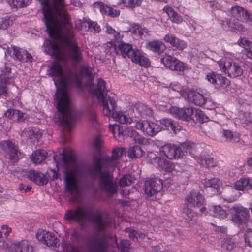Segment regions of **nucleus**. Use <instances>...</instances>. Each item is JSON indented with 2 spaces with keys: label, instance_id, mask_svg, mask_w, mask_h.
Segmentation results:
<instances>
[{
  "label": "nucleus",
  "instance_id": "nucleus-8",
  "mask_svg": "<svg viewBox=\"0 0 252 252\" xmlns=\"http://www.w3.org/2000/svg\"><path fill=\"white\" fill-rule=\"evenodd\" d=\"M220 69L230 77L235 78L243 74L242 67L236 63L226 58H222L218 62Z\"/></svg>",
  "mask_w": 252,
  "mask_h": 252
},
{
  "label": "nucleus",
  "instance_id": "nucleus-5",
  "mask_svg": "<svg viewBox=\"0 0 252 252\" xmlns=\"http://www.w3.org/2000/svg\"><path fill=\"white\" fill-rule=\"evenodd\" d=\"M108 90L106 88V83L101 78H98L95 88L91 90L93 94L101 101L103 107V113L105 116H109L112 111L117 107V102L114 96H109L107 99V93Z\"/></svg>",
  "mask_w": 252,
  "mask_h": 252
},
{
  "label": "nucleus",
  "instance_id": "nucleus-21",
  "mask_svg": "<svg viewBox=\"0 0 252 252\" xmlns=\"http://www.w3.org/2000/svg\"><path fill=\"white\" fill-rule=\"evenodd\" d=\"M27 178L38 186H44L48 182L46 176L41 172L35 170H29L27 173Z\"/></svg>",
  "mask_w": 252,
  "mask_h": 252
},
{
  "label": "nucleus",
  "instance_id": "nucleus-1",
  "mask_svg": "<svg viewBox=\"0 0 252 252\" xmlns=\"http://www.w3.org/2000/svg\"><path fill=\"white\" fill-rule=\"evenodd\" d=\"M93 68L88 65H81L78 72H71L66 79L63 77V71L59 62H54L47 70V74L53 78H59V82L63 86L57 90L55 100L57 109L62 114L60 120L61 124L66 126L70 130L72 125L78 118L77 113L70 107V100L65 90L67 83L74 84L81 90L84 85H89L94 79Z\"/></svg>",
  "mask_w": 252,
  "mask_h": 252
},
{
  "label": "nucleus",
  "instance_id": "nucleus-7",
  "mask_svg": "<svg viewBox=\"0 0 252 252\" xmlns=\"http://www.w3.org/2000/svg\"><path fill=\"white\" fill-rule=\"evenodd\" d=\"M185 206L182 213L185 215L186 220H191L194 216H198V214L195 212L191 208H200L205 204L204 196L199 192H190L184 200Z\"/></svg>",
  "mask_w": 252,
  "mask_h": 252
},
{
  "label": "nucleus",
  "instance_id": "nucleus-26",
  "mask_svg": "<svg viewBox=\"0 0 252 252\" xmlns=\"http://www.w3.org/2000/svg\"><path fill=\"white\" fill-rule=\"evenodd\" d=\"M161 127L162 130L171 129L174 133L177 131H180L182 129V127L178 123L170 119L163 118L159 120Z\"/></svg>",
  "mask_w": 252,
  "mask_h": 252
},
{
  "label": "nucleus",
  "instance_id": "nucleus-28",
  "mask_svg": "<svg viewBox=\"0 0 252 252\" xmlns=\"http://www.w3.org/2000/svg\"><path fill=\"white\" fill-rule=\"evenodd\" d=\"M179 148L182 152L181 157H182L185 153H189V155L193 158L195 157L197 145L195 143L190 141H186L180 145Z\"/></svg>",
  "mask_w": 252,
  "mask_h": 252
},
{
  "label": "nucleus",
  "instance_id": "nucleus-63",
  "mask_svg": "<svg viewBox=\"0 0 252 252\" xmlns=\"http://www.w3.org/2000/svg\"><path fill=\"white\" fill-rule=\"evenodd\" d=\"M245 243L249 247H252V229H248L244 236Z\"/></svg>",
  "mask_w": 252,
  "mask_h": 252
},
{
  "label": "nucleus",
  "instance_id": "nucleus-41",
  "mask_svg": "<svg viewBox=\"0 0 252 252\" xmlns=\"http://www.w3.org/2000/svg\"><path fill=\"white\" fill-rule=\"evenodd\" d=\"M203 185L205 188H210L215 192H218L220 186V181L217 178L205 179Z\"/></svg>",
  "mask_w": 252,
  "mask_h": 252
},
{
  "label": "nucleus",
  "instance_id": "nucleus-20",
  "mask_svg": "<svg viewBox=\"0 0 252 252\" xmlns=\"http://www.w3.org/2000/svg\"><path fill=\"white\" fill-rule=\"evenodd\" d=\"M11 52L15 60L21 61L22 63L32 62V57L27 50L15 46H11Z\"/></svg>",
  "mask_w": 252,
  "mask_h": 252
},
{
  "label": "nucleus",
  "instance_id": "nucleus-52",
  "mask_svg": "<svg viewBox=\"0 0 252 252\" xmlns=\"http://www.w3.org/2000/svg\"><path fill=\"white\" fill-rule=\"evenodd\" d=\"M44 245L48 247H56L59 245V240L55 236V235L49 232L48 236L46 238Z\"/></svg>",
  "mask_w": 252,
  "mask_h": 252
},
{
  "label": "nucleus",
  "instance_id": "nucleus-29",
  "mask_svg": "<svg viewBox=\"0 0 252 252\" xmlns=\"http://www.w3.org/2000/svg\"><path fill=\"white\" fill-rule=\"evenodd\" d=\"M5 117L14 122H23L26 118V114L16 109H8L4 114Z\"/></svg>",
  "mask_w": 252,
  "mask_h": 252
},
{
  "label": "nucleus",
  "instance_id": "nucleus-27",
  "mask_svg": "<svg viewBox=\"0 0 252 252\" xmlns=\"http://www.w3.org/2000/svg\"><path fill=\"white\" fill-rule=\"evenodd\" d=\"M234 189L239 191H247L252 189V179L250 178H241L234 184Z\"/></svg>",
  "mask_w": 252,
  "mask_h": 252
},
{
  "label": "nucleus",
  "instance_id": "nucleus-31",
  "mask_svg": "<svg viewBox=\"0 0 252 252\" xmlns=\"http://www.w3.org/2000/svg\"><path fill=\"white\" fill-rule=\"evenodd\" d=\"M12 232L11 228L6 224L2 225L0 229V247L6 250L9 247V244L5 241Z\"/></svg>",
  "mask_w": 252,
  "mask_h": 252
},
{
  "label": "nucleus",
  "instance_id": "nucleus-11",
  "mask_svg": "<svg viewBox=\"0 0 252 252\" xmlns=\"http://www.w3.org/2000/svg\"><path fill=\"white\" fill-rule=\"evenodd\" d=\"M161 62L165 67L173 71L183 72L188 68L186 63L175 57L167 54L161 59Z\"/></svg>",
  "mask_w": 252,
  "mask_h": 252
},
{
  "label": "nucleus",
  "instance_id": "nucleus-46",
  "mask_svg": "<svg viewBox=\"0 0 252 252\" xmlns=\"http://www.w3.org/2000/svg\"><path fill=\"white\" fill-rule=\"evenodd\" d=\"M209 118L199 109L193 108V119H192L194 122L204 123L208 121Z\"/></svg>",
  "mask_w": 252,
  "mask_h": 252
},
{
  "label": "nucleus",
  "instance_id": "nucleus-35",
  "mask_svg": "<svg viewBox=\"0 0 252 252\" xmlns=\"http://www.w3.org/2000/svg\"><path fill=\"white\" fill-rule=\"evenodd\" d=\"M47 151L43 149H38L33 152L30 158L33 163L37 164L41 163L47 157Z\"/></svg>",
  "mask_w": 252,
  "mask_h": 252
},
{
  "label": "nucleus",
  "instance_id": "nucleus-42",
  "mask_svg": "<svg viewBox=\"0 0 252 252\" xmlns=\"http://www.w3.org/2000/svg\"><path fill=\"white\" fill-rule=\"evenodd\" d=\"M63 164L67 166L69 163L75 162L73 151L71 149H63L62 153Z\"/></svg>",
  "mask_w": 252,
  "mask_h": 252
},
{
  "label": "nucleus",
  "instance_id": "nucleus-13",
  "mask_svg": "<svg viewBox=\"0 0 252 252\" xmlns=\"http://www.w3.org/2000/svg\"><path fill=\"white\" fill-rule=\"evenodd\" d=\"M0 145L1 149L9 159L14 161L19 160L21 153L19 151L17 147L12 141L10 140L2 141Z\"/></svg>",
  "mask_w": 252,
  "mask_h": 252
},
{
  "label": "nucleus",
  "instance_id": "nucleus-34",
  "mask_svg": "<svg viewBox=\"0 0 252 252\" xmlns=\"http://www.w3.org/2000/svg\"><path fill=\"white\" fill-rule=\"evenodd\" d=\"M147 48L155 53L160 55L165 50L166 46L161 41L153 40L148 43Z\"/></svg>",
  "mask_w": 252,
  "mask_h": 252
},
{
  "label": "nucleus",
  "instance_id": "nucleus-17",
  "mask_svg": "<svg viewBox=\"0 0 252 252\" xmlns=\"http://www.w3.org/2000/svg\"><path fill=\"white\" fill-rule=\"evenodd\" d=\"M179 146L174 144H167L160 148V152L162 155L165 156L168 158L172 159L178 158L181 157L182 152Z\"/></svg>",
  "mask_w": 252,
  "mask_h": 252
},
{
  "label": "nucleus",
  "instance_id": "nucleus-3",
  "mask_svg": "<svg viewBox=\"0 0 252 252\" xmlns=\"http://www.w3.org/2000/svg\"><path fill=\"white\" fill-rule=\"evenodd\" d=\"M65 220L73 221L80 226H83L86 221L90 220L93 222L95 230L97 233L106 231L110 226V223L108 220H104L102 216L98 212L95 215L81 207H78L75 209L67 210L64 215Z\"/></svg>",
  "mask_w": 252,
  "mask_h": 252
},
{
  "label": "nucleus",
  "instance_id": "nucleus-48",
  "mask_svg": "<svg viewBox=\"0 0 252 252\" xmlns=\"http://www.w3.org/2000/svg\"><path fill=\"white\" fill-rule=\"evenodd\" d=\"M49 53L56 58H59L60 55V49L58 44L54 41H50L48 47Z\"/></svg>",
  "mask_w": 252,
  "mask_h": 252
},
{
  "label": "nucleus",
  "instance_id": "nucleus-45",
  "mask_svg": "<svg viewBox=\"0 0 252 252\" xmlns=\"http://www.w3.org/2000/svg\"><path fill=\"white\" fill-rule=\"evenodd\" d=\"M143 155L142 148L137 145L130 147L127 151V156L130 158H135L141 157Z\"/></svg>",
  "mask_w": 252,
  "mask_h": 252
},
{
  "label": "nucleus",
  "instance_id": "nucleus-22",
  "mask_svg": "<svg viewBox=\"0 0 252 252\" xmlns=\"http://www.w3.org/2000/svg\"><path fill=\"white\" fill-rule=\"evenodd\" d=\"M10 252H32L33 247L27 240L12 243L7 249Z\"/></svg>",
  "mask_w": 252,
  "mask_h": 252
},
{
  "label": "nucleus",
  "instance_id": "nucleus-10",
  "mask_svg": "<svg viewBox=\"0 0 252 252\" xmlns=\"http://www.w3.org/2000/svg\"><path fill=\"white\" fill-rule=\"evenodd\" d=\"M232 221L238 225L246 224L249 220L248 209L242 206H233L231 208Z\"/></svg>",
  "mask_w": 252,
  "mask_h": 252
},
{
  "label": "nucleus",
  "instance_id": "nucleus-33",
  "mask_svg": "<svg viewBox=\"0 0 252 252\" xmlns=\"http://www.w3.org/2000/svg\"><path fill=\"white\" fill-rule=\"evenodd\" d=\"M237 42L239 46L244 48V54L252 61V42L245 37H241Z\"/></svg>",
  "mask_w": 252,
  "mask_h": 252
},
{
  "label": "nucleus",
  "instance_id": "nucleus-9",
  "mask_svg": "<svg viewBox=\"0 0 252 252\" xmlns=\"http://www.w3.org/2000/svg\"><path fill=\"white\" fill-rule=\"evenodd\" d=\"M135 127L141 130L144 134L152 137L162 130L160 125L148 120L138 121L136 123Z\"/></svg>",
  "mask_w": 252,
  "mask_h": 252
},
{
  "label": "nucleus",
  "instance_id": "nucleus-12",
  "mask_svg": "<svg viewBox=\"0 0 252 252\" xmlns=\"http://www.w3.org/2000/svg\"><path fill=\"white\" fill-rule=\"evenodd\" d=\"M180 92L183 97L195 105L202 107L207 102V98L202 94L194 90H181Z\"/></svg>",
  "mask_w": 252,
  "mask_h": 252
},
{
  "label": "nucleus",
  "instance_id": "nucleus-64",
  "mask_svg": "<svg viewBox=\"0 0 252 252\" xmlns=\"http://www.w3.org/2000/svg\"><path fill=\"white\" fill-rule=\"evenodd\" d=\"M124 151L125 149L124 148H115L112 151V156L118 160L119 158L123 155Z\"/></svg>",
  "mask_w": 252,
  "mask_h": 252
},
{
  "label": "nucleus",
  "instance_id": "nucleus-4",
  "mask_svg": "<svg viewBox=\"0 0 252 252\" xmlns=\"http://www.w3.org/2000/svg\"><path fill=\"white\" fill-rule=\"evenodd\" d=\"M42 5L43 14L46 28L50 34H55L58 28L56 24L57 19L55 14L61 17L64 10L63 0H40Z\"/></svg>",
  "mask_w": 252,
  "mask_h": 252
},
{
  "label": "nucleus",
  "instance_id": "nucleus-54",
  "mask_svg": "<svg viewBox=\"0 0 252 252\" xmlns=\"http://www.w3.org/2000/svg\"><path fill=\"white\" fill-rule=\"evenodd\" d=\"M133 182L132 176L130 174H126L120 179L119 185L121 187L129 186Z\"/></svg>",
  "mask_w": 252,
  "mask_h": 252
},
{
  "label": "nucleus",
  "instance_id": "nucleus-24",
  "mask_svg": "<svg viewBox=\"0 0 252 252\" xmlns=\"http://www.w3.org/2000/svg\"><path fill=\"white\" fill-rule=\"evenodd\" d=\"M136 49H133L131 44L123 41H118L117 55H121L123 58L128 57L131 59L133 53Z\"/></svg>",
  "mask_w": 252,
  "mask_h": 252
},
{
  "label": "nucleus",
  "instance_id": "nucleus-30",
  "mask_svg": "<svg viewBox=\"0 0 252 252\" xmlns=\"http://www.w3.org/2000/svg\"><path fill=\"white\" fill-rule=\"evenodd\" d=\"M92 252H105L107 248L106 240L105 238H99L97 241L89 242Z\"/></svg>",
  "mask_w": 252,
  "mask_h": 252
},
{
  "label": "nucleus",
  "instance_id": "nucleus-37",
  "mask_svg": "<svg viewBox=\"0 0 252 252\" xmlns=\"http://www.w3.org/2000/svg\"><path fill=\"white\" fill-rule=\"evenodd\" d=\"M129 31L134 35L142 38L143 35H146L148 33L147 29L142 27L138 24H133L129 29Z\"/></svg>",
  "mask_w": 252,
  "mask_h": 252
},
{
  "label": "nucleus",
  "instance_id": "nucleus-58",
  "mask_svg": "<svg viewBox=\"0 0 252 252\" xmlns=\"http://www.w3.org/2000/svg\"><path fill=\"white\" fill-rule=\"evenodd\" d=\"M8 79L4 78L0 80V96H6L7 94V82Z\"/></svg>",
  "mask_w": 252,
  "mask_h": 252
},
{
  "label": "nucleus",
  "instance_id": "nucleus-61",
  "mask_svg": "<svg viewBox=\"0 0 252 252\" xmlns=\"http://www.w3.org/2000/svg\"><path fill=\"white\" fill-rule=\"evenodd\" d=\"M235 245V243L231 239L227 238L223 241L222 247L223 249H225L227 251H231L233 249Z\"/></svg>",
  "mask_w": 252,
  "mask_h": 252
},
{
  "label": "nucleus",
  "instance_id": "nucleus-38",
  "mask_svg": "<svg viewBox=\"0 0 252 252\" xmlns=\"http://www.w3.org/2000/svg\"><path fill=\"white\" fill-rule=\"evenodd\" d=\"M197 162L201 166L207 169L214 168L217 165V162L212 157H200L197 159Z\"/></svg>",
  "mask_w": 252,
  "mask_h": 252
},
{
  "label": "nucleus",
  "instance_id": "nucleus-16",
  "mask_svg": "<svg viewBox=\"0 0 252 252\" xmlns=\"http://www.w3.org/2000/svg\"><path fill=\"white\" fill-rule=\"evenodd\" d=\"M170 112L174 117L182 120L190 121L193 119V108L192 107L180 108L172 106L170 108Z\"/></svg>",
  "mask_w": 252,
  "mask_h": 252
},
{
  "label": "nucleus",
  "instance_id": "nucleus-6",
  "mask_svg": "<svg viewBox=\"0 0 252 252\" xmlns=\"http://www.w3.org/2000/svg\"><path fill=\"white\" fill-rule=\"evenodd\" d=\"M104 166L102 157L94 158V171L96 174H100V183L104 190L111 195L117 192L116 183L113 180V176L108 171H103Z\"/></svg>",
  "mask_w": 252,
  "mask_h": 252
},
{
  "label": "nucleus",
  "instance_id": "nucleus-40",
  "mask_svg": "<svg viewBox=\"0 0 252 252\" xmlns=\"http://www.w3.org/2000/svg\"><path fill=\"white\" fill-rule=\"evenodd\" d=\"M210 214L214 217L220 219L225 218L227 216L226 211L220 205H213L209 208Z\"/></svg>",
  "mask_w": 252,
  "mask_h": 252
},
{
  "label": "nucleus",
  "instance_id": "nucleus-18",
  "mask_svg": "<svg viewBox=\"0 0 252 252\" xmlns=\"http://www.w3.org/2000/svg\"><path fill=\"white\" fill-rule=\"evenodd\" d=\"M149 157L150 158L149 161L151 163L161 167L166 172H172L175 167L174 165L170 161L162 159L153 153H151Z\"/></svg>",
  "mask_w": 252,
  "mask_h": 252
},
{
  "label": "nucleus",
  "instance_id": "nucleus-15",
  "mask_svg": "<svg viewBox=\"0 0 252 252\" xmlns=\"http://www.w3.org/2000/svg\"><path fill=\"white\" fill-rule=\"evenodd\" d=\"M163 188L162 181L158 178H151L145 183L144 191L146 194L152 196L160 192Z\"/></svg>",
  "mask_w": 252,
  "mask_h": 252
},
{
  "label": "nucleus",
  "instance_id": "nucleus-44",
  "mask_svg": "<svg viewBox=\"0 0 252 252\" xmlns=\"http://www.w3.org/2000/svg\"><path fill=\"white\" fill-rule=\"evenodd\" d=\"M224 193V195H222L223 199L228 202L235 201L237 200L239 197L236 189H234L232 188H229L227 189H225Z\"/></svg>",
  "mask_w": 252,
  "mask_h": 252
},
{
  "label": "nucleus",
  "instance_id": "nucleus-49",
  "mask_svg": "<svg viewBox=\"0 0 252 252\" xmlns=\"http://www.w3.org/2000/svg\"><path fill=\"white\" fill-rule=\"evenodd\" d=\"M105 32L107 34L113 38L115 40H121L123 35H121L119 32L116 31L112 27L109 25L106 26Z\"/></svg>",
  "mask_w": 252,
  "mask_h": 252
},
{
  "label": "nucleus",
  "instance_id": "nucleus-19",
  "mask_svg": "<svg viewBox=\"0 0 252 252\" xmlns=\"http://www.w3.org/2000/svg\"><path fill=\"white\" fill-rule=\"evenodd\" d=\"M65 175V189L69 193H78L79 189L77 184L75 175L72 171H66Z\"/></svg>",
  "mask_w": 252,
  "mask_h": 252
},
{
  "label": "nucleus",
  "instance_id": "nucleus-36",
  "mask_svg": "<svg viewBox=\"0 0 252 252\" xmlns=\"http://www.w3.org/2000/svg\"><path fill=\"white\" fill-rule=\"evenodd\" d=\"M163 11L168 15L172 22L177 24L182 22V17L178 14L172 7L165 6L164 7Z\"/></svg>",
  "mask_w": 252,
  "mask_h": 252
},
{
  "label": "nucleus",
  "instance_id": "nucleus-47",
  "mask_svg": "<svg viewBox=\"0 0 252 252\" xmlns=\"http://www.w3.org/2000/svg\"><path fill=\"white\" fill-rule=\"evenodd\" d=\"M102 160L105 167L115 168L118 164V160L112 156L102 157Z\"/></svg>",
  "mask_w": 252,
  "mask_h": 252
},
{
  "label": "nucleus",
  "instance_id": "nucleus-23",
  "mask_svg": "<svg viewBox=\"0 0 252 252\" xmlns=\"http://www.w3.org/2000/svg\"><path fill=\"white\" fill-rule=\"evenodd\" d=\"M131 60L133 63L145 68H148L151 65L149 58L145 53L139 50H136L133 53L132 57H131Z\"/></svg>",
  "mask_w": 252,
  "mask_h": 252
},
{
  "label": "nucleus",
  "instance_id": "nucleus-62",
  "mask_svg": "<svg viewBox=\"0 0 252 252\" xmlns=\"http://www.w3.org/2000/svg\"><path fill=\"white\" fill-rule=\"evenodd\" d=\"M231 28L235 31L241 33L245 34L247 32V29L245 28L243 26L238 22H234L231 25Z\"/></svg>",
  "mask_w": 252,
  "mask_h": 252
},
{
  "label": "nucleus",
  "instance_id": "nucleus-56",
  "mask_svg": "<svg viewBox=\"0 0 252 252\" xmlns=\"http://www.w3.org/2000/svg\"><path fill=\"white\" fill-rule=\"evenodd\" d=\"M13 20L7 16L0 19V29H6L13 24Z\"/></svg>",
  "mask_w": 252,
  "mask_h": 252
},
{
  "label": "nucleus",
  "instance_id": "nucleus-2",
  "mask_svg": "<svg viewBox=\"0 0 252 252\" xmlns=\"http://www.w3.org/2000/svg\"><path fill=\"white\" fill-rule=\"evenodd\" d=\"M56 24L58 28L57 32L55 34H50L47 29L48 33L52 38H60L68 57L72 62L80 63L83 60L82 50L74 38L72 30V24L67 12H63L60 19L56 20Z\"/></svg>",
  "mask_w": 252,
  "mask_h": 252
},
{
  "label": "nucleus",
  "instance_id": "nucleus-32",
  "mask_svg": "<svg viewBox=\"0 0 252 252\" xmlns=\"http://www.w3.org/2000/svg\"><path fill=\"white\" fill-rule=\"evenodd\" d=\"M116 108L112 111L110 115L112 116L113 118L116 121L122 124H130L132 123V119L125 114L122 111H115ZM109 116V115L108 116Z\"/></svg>",
  "mask_w": 252,
  "mask_h": 252
},
{
  "label": "nucleus",
  "instance_id": "nucleus-25",
  "mask_svg": "<svg viewBox=\"0 0 252 252\" xmlns=\"http://www.w3.org/2000/svg\"><path fill=\"white\" fill-rule=\"evenodd\" d=\"M163 40L179 50H183L187 47L186 42L179 39L174 34L168 33L166 34L163 37Z\"/></svg>",
  "mask_w": 252,
  "mask_h": 252
},
{
  "label": "nucleus",
  "instance_id": "nucleus-50",
  "mask_svg": "<svg viewBox=\"0 0 252 252\" xmlns=\"http://www.w3.org/2000/svg\"><path fill=\"white\" fill-rule=\"evenodd\" d=\"M117 47L115 41H110L105 45V52L111 56L117 55Z\"/></svg>",
  "mask_w": 252,
  "mask_h": 252
},
{
  "label": "nucleus",
  "instance_id": "nucleus-53",
  "mask_svg": "<svg viewBox=\"0 0 252 252\" xmlns=\"http://www.w3.org/2000/svg\"><path fill=\"white\" fill-rule=\"evenodd\" d=\"M244 8L239 6H234L231 8V14L232 16L237 19L242 18L244 14Z\"/></svg>",
  "mask_w": 252,
  "mask_h": 252
},
{
  "label": "nucleus",
  "instance_id": "nucleus-14",
  "mask_svg": "<svg viewBox=\"0 0 252 252\" xmlns=\"http://www.w3.org/2000/svg\"><path fill=\"white\" fill-rule=\"evenodd\" d=\"M205 79L217 89L220 87L225 88L230 83L229 80L226 77L215 72L208 73L205 76Z\"/></svg>",
  "mask_w": 252,
  "mask_h": 252
},
{
  "label": "nucleus",
  "instance_id": "nucleus-60",
  "mask_svg": "<svg viewBox=\"0 0 252 252\" xmlns=\"http://www.w3.org/2000/svg\"><path fill=\"white\" fill-rule=\"evenodd\" d=\"M118 249L122 252H127L130 247V244L128 241L122 240L119 244H117Z\"/></svg>",
  "mask_w": 252,
  "mask_h": 252
},
{
  "label": "nucleus",
  "instance_id": "nucleus-57",
  "mask_svg": "<svg viewBox=\"0 0 252 252\" xmlns=\"http://www.w3.org/2000/svg\"><path fill=\"white\" fill-rule=\"evenodd\" d=\"M49 232L43 229H39L36 233V238L43 244L45 242L46 238L48 237Z\"/></svg>",
  "mask_w": 252,
  "mask_h": 252
},
{
  "label": "nucleus",
  "instance_id": "nucleus-39",
  "mask_svg": "<svg viewBox=\"0 0 252 252\" xmlns=\"http://www.w3.org/2000/svg\"><path fill=\"white\" fill-rule=\"evenodd\" d=\"M81 24H87L88 30L94 33H99L101 31L100 26L96 22L93 21L89 18L84 17L81 21Z\"/></svg>",
  "mask_w": 252,
  "mask_h": 252
},
{
  "label": "nucleus",
  "instance_id": "nucleus-55",
  "mask_svg": "<svg viewBox=\"0 0 252 252\" xmlns=\"http://www.w3.org/2000/svg\"><path fill=\"white\" fill-rule=\"evenodd\" d=\"M122 3L126 7L134 8L140 6L142 0H121Z\"/></svg>",
  "mask_w": 252,
  "mask_h": 252
},
{
  "label": "nucleus",
  "instance_id": "nucleus-59",
  "mask_svg": "<svg viewBox=\"0 0 252 252\" xmlns=\"http://www.w3.org/2000/svg\"><path fill=\"white\" fill-rule=\"evenodd\" d=\"M95 6L99 9L100 12L103 15H107L109 7L107 5L102 2H96L94 3Z\"/></svg>",
  "mask_w": 252,
  "mask_h": 252
},
{
  "label": "nucleus",
  "instance_id": "nucleus-51",
  "mask_svg": "<svg viewBox=\"0 0 252 252\" xmlns=\"http://www.w3.org/2000/svg\"><path fill=\"white\" fill-rule=\"evenodd\" d=\"M25 132L26 136L33 141L37 140L40 135L36 128L28 127L26 129Z\"/></svg>",
  "mask_w": 252,
  "mask_h": 252
},
{
  "label": "nucleus",
  "instance_id": "nucleus-43",
  "mask_svg": "<svg viewBox=\"0 0 252 252\" xmlns=\"http://www.w3.org/2000/svg\"><path fill=\"white\" fill-rule=\"evenodd\" d=\"M135 108L141 116H151L152 114V110L144 103L137 102L135 104Z\"/></svg>",
  "mask_w": 252,
  "mask_h": 252
}]
</instances>
